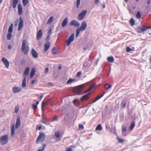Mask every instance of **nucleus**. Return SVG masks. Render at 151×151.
I'll list each match as a JSON object with an SVG mask.
<instances>
[{"mask_svg":"<svg viewBox=\"0 0 151 151\" xmlns=\"http://www.w3.org/2000/svg\"><path fill=\"white\" fill-rule=\"evenodd\" d=\"M55 134L57 138H58L60 137V134L59 132H55Z\"/></svg>","mask_w":151,"mask_h":151,"instance_id":"nucleus-44","label":"nucleus"},{"mask_svg":"<svg viewBox=\"0 0 151 151\" xmlns=\"http://www.w3.org/2000/svg\"><path fill=\"white\" fill-rule=\"evenodd\" d=\"M87 65V64L86 62L83 64V66L86 67Z\"/></svg>","mask_w":151,"mask_h":151,"instance_id":"nucleus-61","label":"nucleus"},{"mask_svg":"<svg viewBox=\"0 0 151 151\" xmlns=\"http://www.w3.org/2000/svg\"><path fill=\"white\" fill-rule=\"evenodd\" d=\"M151 27H147L143 25L139 26L137 29V32L139 33H141L148 29H151Z\"/></svg>","mask_w":151,"mask_h":151,"instance_id":"nucleus-5","label":"nucleus"},{"mask_svg":"<svg viewBox=\"0 0 151 151\" xmlns=\"http://www.w3.org/2000/svg\"><path fill=\"white\" fill-rule=\"evenodd\" d=\"M21 123L20 117L19 116H17V121L15 125L16 129H17L20 126Z\"/></svg>","mask_w":151,"mask_h":151,"instance_id":"nucleus-11","label":"nucleus"},{"mask_svg":"<svg viewBox=\"0 0 151 151\" xmlns=\"http://www.w3.org/2000/svg\"><path fill=\"white\" fill-rule=\"evenodd\" d=\"M18 10L22 9V7L20 4L18 5Z\"/></svg>","mask_w":151,"mask_h":151,"instance_id":"nucleus-49","label":"nucleus"},{"mask_svg":"<svg viewBox=\"0 0 151 151\" xmlns=\"http://www.w3.org/2000/svg\"><path fill=\"white\" fill-rule=\"evenodd\" d=\"M53 20V17L51 16L50 17L47 21V24H50L52 22Z\"/></svg>","mask_w":151,"mask_h":151,"instance_id":"nucleus-35","label":"nucleus"},{"mask_svg":"<svg viewBox=\"0 0 151 151\" xmlns=\"http://www.w3.org/2000/svg\"><path fill=\"white\" fill-rule=\"evenodd\" d=\"M87 23L85 21L82 22L81 27L76 30V37H78V36L81 31H82L85 30L87 27Z\"/></svg>","mask_w":151,"mask_h":151,"instance_id":"nucleus-2","label":"nucleus"},{"mask_svg":"<svg viewBox=\"0 0 151 151\" xmlns=\"http://www.w3.org/2000/svg\"><path fill=\"white\" fill-rule=\"evenodd\" d=\"M126 130V127H123L122 128V133L123 134H124V132H125Z\"/></svg>","mask_w":151,"mask_h":151,"instance_id":"nucleus-46","label":"nucleus"},{"mask_svg":"<svg viewBox=\"0 0 151 151\" xmlns=\"http://www.w3.org/2000/svg\"><path fill=\"white\" fill-rule=\"evenodd\" d=\"M21 90L22 88L20 87L14 86L12 88L13 92L14 93H18L21 91Z\"/></svg>","mask_w":151,"mask_h":151,"instance_id":"nucleus-13","label":"nucleus"},{"mask_svg":"<svg viewBox=\"0 0 151 151\" xmlns=\"http://www.w3.org/2000/svg\"><path fill=\"white\" fill-rule=\"evenodd\" d=\"M48 71H49V69H48V68H46L45 70V71H44L45 73V74L47 73L48 72Z\"/></svg>","mask_w":151,"mask_h":151,"instance_id":"nucleus-51","label":"nucleus"},{"mask_svg":"<svg viewBox=\"0 0 151 151\" xmlns=\"http://www.w3.org/2000/svg\"><path fill=\"white\" fill-rule=\"evenodd\" d=\"M45 139V135L44 133L40 134L37 137L36 142L37 144L42 143L44 142Z\"/></svg>","mask_w":151,"mask_h":151,"instance_id":"nucleus-3","label":"nucleus"},{"mask_svg":"<svg viewBox=\"0 0 151 151\" xmlns=\"http://www.w3.org/2000/svg\"><path fill=\"white\" fill-rule=\"evenodd\" d=\"M88 98V94H87L83 96L81 98L82 101H84L87 99Z\"/></svg>","mask_w":151,"mask_h":151,"instance_id":"nucleus-23","label":"nucleus"},{"mask_svg":"<svg viewBox=\"0 0 151 151\" xmlns=\"http://www.w3.org/2000/svg\"><path fill=\"white\" fill-rule=\"evenodd\" d=\"M68 22V18L66 17L63 21L61 25L62 27H64L67 25Z\"/></svg>","mask_w":151,"mask_h":151,"instance_id":"nucleus-15","label":"nucleus"},{"mask_svg":"<svg viewBox=\"0 0 151 151\" xmlns=\"http://www.w3.org/2000/svg\"><path fill=\"white\" fill-rule=\"evenodd\" d=\"M1 60L4 64L6 67L8 68L9 66V62L8 60L4 57L2 58Z\"/></svg>","mask_w":151,"mask_h":151,"instance_id":"nucleus-10","label":"nucleus"},{"mask_svg":"<svg viewBox=\"0 0 151 151\" xmlns=\"http://www.w3.org/2000/svg\"><path fill=\"white\" fill-rule=\"evenodd\" d=\"M23 21L21 17H19V24L18 28V30L19 31L23 27Z\"/></svg>","mask_w":151,"mask_h":151,"instance_id":"nucleus-9","label":"nucleus"},{"mask_svg":"<svg viewBox=\"0 0 151 151\" xmlns=\"http://www.w3.org/2000/svg\"><path fill=\"white\" fill-rule=\"evenodd\" d=\"M70 26H73L74 27H79L80 24L77 20H73L70 22Z\"/></svg>","mask_w":151,"mask_h":151,"instance_id":"nucleus-8","label":"nucleus"},{"mask_svg":"<svg viewBox=\"0 0 151 151\" xmlns=\"http://www.w3.org/2000/svg\"><path fill=\"white\" fill-rule=\"evenodd\" d=\"M104 95V94H103L101 96H98L94 100V101L92 103H93L96 101L98 100H99Z\"/></svg>","mask_w":151,"mask_h":151,"instance_id":"nucleus-28","label":"nucleus"},{"mask_svg":"<svg viewBox=\"0 0 151 151\" xmlns=\"http://www.w3.org/2000/svg\"><path fill=\"white\" fill-rule=\"evenodd\" d=\"M31 54L33 57L34 58H37L38 57V53L33 48L31 50Z\"/></svg>","mask_w":151,"mask_h":151,"instance_id":"nucleus-14","label":"nucleus"},{"mask_svg":"<svg viewBox=\"0 0 151 151\" xmlns=\"http://www.w3.org/2000/svg\"><path fill=\"white\" fill-rule=\"evenodd\" d=\"M9 138L7 135H5L1 136L0 138V143L2 145L6 144L8 142Z\"/></svg>","mask_w":151,"mask_h":151,"instance_id":"nucleus-4","label":"nucleus"},{"mask_svg":"<svg viewBox=\"0 0 151 151\" xmlns=\"http://www.w3.org/2000/svg\"><path fill=\"white\" fill-rule=\"evenodd\" d=\"M77 101V100L76 99H74L73 101V103H76Z\"/></svg>","mask_w":151,"mask_h":151,"instance_id":"nucleus-63","label":"nucleus"},{"mask_svg":"<svg viewBox=\"0 0 151 151\" xmlns=\"http://www.w3.org/2000/svg\"><path fill=\"white\" fill-rule=\"evenodd\" d=\"M32 107L35 110L37 109V106L35 104H33L32 105Z\"/></svg>","mask_w":151,"mask_h":151,"instance_id":"nucleus-42","label":"nucleus"},{"mask_svg":"<svg viewBox=\"0 0 151 151\" xmlns=\"http://www.w3.org/2000/svg\"><path fill=\"white\" fill-rule=\"evenodd\" d=\"M79 129H84L83 126L82 124H80L79 125Z\"/></svg>","mask_w":151,"mask_h":151,"instance_id":"nucleus-47","label":"nucleus"},{"mask_svg":"<svg viewBox=\"0 0 151 151\" xmlns=\"http://www.w3.org/2000/svg\"><path fill=\"white\" fill-rule=\"evenodd\" d=\"M7 39L8 40H10L11 39L12 35L11 33H8L6 35Z\"/></svg>","mask_w":151,"mask_h":151,"instance_id":"nucleus-38","label":"nucleus"},{"mask_svg":"<svg viewBox=\"0 0 151 151\" xmlns=\"http://www.w3.org/2000/svg\"><path fill=\"white\" fill-rule=\"evenodd\" d=\"M46 147V145L45 144H43L42 147H40L39 149L40 150H43V151L44 150L45 147Z\"/></svg>","mask_w":151,"mask_h":151,"instance_id":"nucleus-41","label":"nucleus"},{"mask_svg":"<svg viewBox=\"0 0 151 151\" xmlns=\"http://www.w3.org/2000/svg\"><path fill=\"white\" fill-rule=\"evenodd\" d=\"M50 43L49 41H47L45 45L44 51L46 52L47 51L50 47Z\"/></svg>","mask_w":151,"mask_h":151,"instance_id":"nucleus-16","label":"nucleus"},{"mask_svg":"<svg viewBox=\"0 0 151 151\" xmlns=\"http://www.w3.org/2000/svg\"><path fill=\"white\" fill-rule=\"evenodd\" d=\"M102 129V127L100 124H98L96 129V130L97 131H100Z\"/></svg>","mask_w":151,"mask_h":151,"instance_id":"nucleus-30","label":"nucleus"},{"mask_svg":"<svg viewBox=\"0 0 151 151\" xmlns=\"http://www.w3.org/2000/svg\"><path fill=\"white\" fill-rule=\"evenodd\" d=\"M83 88V85L79 86L77 87L75 89V91L78 94H80L81 93V91Z\"/></svg>","mask_w":151,"mask_h":151,"instance_id":"nucleus-12","label":"nucleus"},{"mask_svg":"<svg viewBox=\"0 0 151 151\" xmlns=\"http://www.w3.org/2000/svg\"><path fill=\"white\" fill-rule=\"evenodd\" d=\"M28 0H22V2L23 5L25 6L29 3Z\"/></svg>","mask_w":151,"mask_h":151,"instance_id":"nucleus-32","label":"nucleus"},{"mask_svg":"<svg viewBox=\"0 0 151 151\" xmlns=\"http://www.w3.org/2000/svg\"><path fill=\"white\" fill-rule=\"evenodd\" d=\"M81 72H78L77 73L76 76L77 77L79 78L81 76Z\"/></svg>","mask_w":151,"mask_h":151,"instance_id":"nucleus-45","label":"nucleus"},{"mask_svg":"<svg viewBox=\"0 0 151 151\" xmlns=\"http://www.w3.org/2000/svg\"><path fill=\"white\" fill-rule=\"evenodd\" d=\"M75 80V79H69L67 81V84H69L73 81H74Z\"/></svg>","mask_w":151,"mask_h":151,"instance_id":"nucleus-39","label":"nucleus"},{"mask_svg":"<svg viewBox=\"0 0 151 151\" xmlns=\"http://www.w3.org/2000/svg\"><path fill=\"white\" fill-rule=\"evenodd\" d=\"M108 61L111 63H113L114 61V58L112 56H111L107 58Z\"/></svg>","mask_w":151,"mask_h":151,"instance_id":"nucleus-24","label":"nucleus"},{"mask_svg":"<svg viewBox=\"0 0 151 151\" xmlns=\"http://www.w3.org/2000/svg\"><path fill=\"white\" fill-rule=\"evenodd\" d=\"M94 87V86L92 85L85 92V93H87V92L90 91Z\"/></svg>","mask_w":151,"mask_h":151,"instance_id":"nucleus-34","label":"nucleus"},{"mask_svg":"<svg viewBox=\"0 0 151 151\" xmlns=\"http://www.w3.org/2000/svg\"><path fill=\"white\" fill-rule=\"evenodd\" d=\"M122 108H124L126 106V103L125 102H122Z\"/></svg>","mask_w":151,"mask_h":151,"instance_id":"nucleus-48","label":"nucleus"},{"mask_svg":"<svg viewBox=\"0 0 151 151\" xmlns=\"http://www.w3.org/2000/svg\"><path fill=\"white\" fill-rule=\"evenodd\" d=\"M131 49L129 47H127L126 48V51L127 52H129L132 51Z\"/></svg>","mask_w":151,"mask_h":151,"instance_id":"nucleus-43","label":"nucleus"},{"mask_svg":"<svg viewBox=\"0 0 151 151\" xmlns=\"http://www.w3.org/2000/svg\"><path fill=\"white\" fill-rule=\"evenodd\" d=\"M74 39V35L73 34H72L70 36L68 39L66 40V45L67 46H69L71 43L73 41Z\"/></svg>","mask_w":151,"mask_h":151,"instance_id":"nucleus-7","label":"nucleus"},{"mask_svg":"<svg viewBox=\"0 0 151 151\" xmlns=\"http://www.w3.org/2000/svg\"><path fill=\"white\" fill-rule=\"evenodd\" d=\"M58 117V116H54V118L53 119V121H55L57 120V118Z\"/></svg>","mask_w":151,"mask_h":151,"instance_id":"nucleus-54","label":"nucleus"},{"mask_svg":"<svg viewBox=\"0 0 151 151\" xmlns=\"http://www.w3.org/2000/svg\"><path fill=\"white\" fill-rule=\"evenodd\" d=\"M14 127H15V124H12V126L11 128V135L12 136H13L14 135L15 132L14 130Z\"/></svg>","mask_w":151,"mask_h":151,"instance_id":"nucleus-21","label":"nucleus"},{"mask_svg":"<svg viewBox=\"0 0 151 151\" xmlns=\"http://www.w3.org/2000/svg\"><path fill=\"white\" fill-rule=\"evenodd\" d=\"M111 85H109L107 83H106L104 85V88L106 90H108L111 87Z\"/></svg>","mask_w":151,"mask_h":151,"instance_id":"nucleus-20","label":"nucleus"},{"mask_svg":"<svg viewBox=\"0 0 151 151\" xmlns=\"http://www.w3.org/2000/svg\"><path fill=\"white\" fill-rule=\"evenodd\" d=\"M50 39V35H48L46 37V40H48Z\"/></svg>","mask_w":151,"mask_h":151,"instance_id":"nucleus-56","label":"nucleus"},{"mask_svg":"<svg viewBox=\"0 0 151 151\" xmlns=\"http://www.w3.org/2000/svg\"><path fill=\"white\" fill-rule=\"evenodd\" d=\"M26 78L25 77L23 80L22 83V86L23 88L25 87L26 86Z\"/></svg>","mask_w":151,"mask_h":151,"instance_id":"nucleus-22","label":"nucleus"},{"mask_svg":"<svg viewBox=\"0 0 151 151\" xmlns=\"http://www.w3.org/2000/svg\"><path fill=\"white\" fill-rule=\"evenodd\" d=\"M26 42L25 40H24L22 42V45L21 50L25 54H27L29 50V47L28 45H26Z\"/></svg>","mask_w":151,"mask_h":151,"instance_id":"nucleus-1","label":"nucleus"},{"mask_svg":"<svg viewBox=\"0 0 151 151\" xmlns=\"http://www.w3.org/2000/svg\"><path fill=\"white\" fill-rule=\"evenodd\" d=\"M29 72V67H27L24 71V76H27Z\"/></svg>","mask_w":151,"mask_h":151,"instance_id":"nucleus-18","label":"nucleus"},{"mask_svg":"<svg viewBox=\"0 0 151 151\" xmlns=\"http://www.w3.org/2000/svg\"><path fill=\"white\" fill-rule=\"evenodd\" d=\"M135 123L134 122H133L131 123V125L129 129L130 130H132L134 128V126H135Z\"/></svg>","mask_w":151,"mask_h":151,"instance_id":"nucleus-33","label":"nucleus"},{"mask_svg":"<svg viewBox=\"0 0 151 151\" xmlns=\"http://www.w3.org/2000/svg\"><path fill=\"white\" fill-rule=\"evenodd\" d=\"M12 48L11 47L10 45H9L8 47V49H11Z\"/></svg>","mask_w":151,"mask_h":151,"instance_id":"nucleus-62","label":"nucleus"},{"mask_svg":"<svg viewBox=\"0 0 151 151\" xmlns=\"http://www.w3.org/2000/svg\"><path fill=\"white\" fill-rule=\"evenodd\" d=\"M52 29H50L48 32V35H50L52 33Z\"/></svg>","mask_w":151,"mask_h":151,"instance_id":"nucleus-53","label":"nucleus"},{"mask_svg":"<svg viewBox=\"0 0 151 151\" xmlns=\"http://www.w3.org/2000/svg\"><path fill=\"white\" fill-rule=\"evenodd\" d=\"M100 0H95V3L96 4H97L99 2Z\"/></svg>","mask_w":151,"mask_h":151,"instance_id":"nucleus-55","label":"nucleus"},{"mask_svg":"<svg viewBox=\"0 0 151 151\" xmlns=\"http://www.w3.org/2000/svg\"><path fill=\"white\" fill-rule=\"evenodd\" d=\"M22 12V9L18 10V13L19 15H21Z\"/></svg>","mask_w":151,"mask_h":151,"instance_id":"nucleus-50","label":"nucleus"},{"mask_svg":"<svg viewBox=\"0 0 151 151\" xmlns=\"http://www.w3.org/2000/svg\"><path fill=\"white\" fill-rule=\"evenodd\" d=\"M141 14L138 11L137 12L136 14V17L137 19H139L141 17Z\"/></svg>","mask_w":151,"mask_h":151,"instance_id":"nucleus-37","label":"nucleus"},{"mask_svg":"<svg viewBox=\"0 0 151 151\" xmlns=\"http://www.w3.org/2000/svg\"><path fill=\"white\" fill-rule=\"evenodd\" d=\"M18 2V0H14L12 4V6L14 8H15Z\"/></svg>","mask_w":151,"mask_h":151,"instance_id":"nucleus-25","label":"nucleus"},{"mask_svg":"<svg viewBox=\"0 0 151 151\" xmlns=\"http://www.w3.org/2000/svg\"><path fill=\"white\" fill-rule=\"evenodd\" d=\"M52 53L53 54L55 55L58 52V50L57 48L55 47H53L52 49Z\"/></svg>","mask_w":151,"mask_h":151,"instance_id":"nucleus-26","label":"nucleus"},{"mask_svg":"<svg viewBox=\"0 0 151 151\" xmlns=\"http://www.w3.org/2000/svg\"><path fill=\"white\" fill-rule=\"evenodd\" d=\"M42 35V32L41 29H40L38 32L37 35V40L40 39Z\"/></svg>","mask_w":151,"mask_h":151,"instance_id":"nucleus-17","label":"nucleus"},{"mask_svg":"<svg viewBox=\"0 0 151 151\" xmlns=\"http://www.w3.org/2000/svg\"><path fill=\"white\" fill-rule=\"evenodd\" d=\"M47 103V101H45V102H43L42 103V112L44 111V110L43 109V108L45 107V106L46 104Z\"/></svg>","mask_w":151,"mask_h":151,"instance_id":"nucleus-29","label":"nucleus"},{"mask_svg":"<svg viewBox=\"0 0 151 151\" xmlns=\"http://www.w3.org/2000/svg\"><path fill=\"white\" fill-rule=\"evenodd\" d=\"M81 0H76V7L77 8H79Z\"/></svg>","mask_w":151,"mask_h":151,"instance_id":"nucleus-36","label":"nucleus"},{"mask_svg":"<svg viewBox=\"0 0 151 151\" xmlns=\"http://www.w3.org/2000/svg\"><path fill=\"white\" fill-rule=\"evenodd\" d=\"M43 96H44L43 95L40 96V97L39 98V99L40 100H41L42 98L43 97Z\"/></svg>","mask_w":151,"mask_h":151,"instance_id":"nucleus-57","label":"nucleus"},{"mask_svg":"<svg viewBox=\"0 0 151 151\" xmlns=\"http://www.w3.org/2000/svg\"><path fill=\"white\" fill-rule=\"evenodd\" d=\"M87 12L86 10H83L81 13L78 14V19L80 20H82L85 17Z\"/></svg>","mask_w":151,"mask_h":151,"instance_id":"nucleus-6","label":"nucleus"},{"mask_svg":"<svg viewBox=\"0 0 151 151\" xmlns=\"http://www.w3.org/2000/svg\"><path fill=\"white\" fill-rule=\"evenodd\" d=\"M62 68V66L61 65H59L58 66V69L59 70H60Z\"/></svg>","mask_w":151,"mask_h":151,"instance_id":"nucleus-64","label":"nucleus"},{"mask_svg":"<svg viewBox=\"0 0 151 151\" xmlns=\"http://www.w3.org/2000/svg\"><path fill=\"white\" fill-rule=\"evenodd\" d=\"M102 7L104 8L105 7V4L104 3H103L102 4Z\"/></svg>","mask_w":151,"mask_h":151,"instance_id":"nucleus-59","label":"nucleus"},{"mask_svg":"<svg viewBox=\"0 0 151 151\" xmlns=\"http://www.w3.org/2000/svg\"><path fill=\"white\" fill-rule=\"evenodd\" d=\"M41 127H42V125H40V126H39L38 127V129L40 130V129H41Z\"/></svg>","mask_w":151,"mask_h":151,"instance_id":"nucleus-60","label":"nucleus"},{"mask_svg":"<svg viewBox=\"0 0 151 151\" xmlns=\"http://www.w3.org/2000/svg\"><path fill=\"white\" fill-rule=\"evenodd\" d=\"M65 151H72V149L70 148H69L66 149L65 150Z\"/></svg>","mask_w":151,"mask_h":151,"instance_id":"nucleus-58","label":"nucleus"},{"mask_svg":"<svg viewBox=\"0 0 151 151\" xmlns=\"http://www.w3.org/2000/svg\"><path fill=\"white\" fill-rule=\"evenodd\" d=\"M13 24H11L9 28L8 33H11L12 32V29L13 28Z\"/></svg>","mask_w":151,"mask_h":151,"instance_id":"nucleus-27","label":"nucleus"},{"mask_svg":"<svg viewBox=\"0 0 151 151\" xmlns=\"http://www.w3.org/2000/svg\"><path fill=\"white\" fill-rule=\"evenodd\" d=\"M117 140H118V142L119 143H122V142H123L124 141V140H122V139H120V138H117Z\"/></svg>","mask_w":151,"mask_h":151,"instance_id":"nucleus-52","label":"nucleus"},{"mask_svg":"<svg viewBox=\"0 0 151 151\" xmlns=\"http://www.w3.org/2000/svg\"><path fill=\"white\" fill-rule=\"evenodd\" d=\"M129 23L132 26H133L134 25L135 21L133 18L131 19V20L129 21Z\"/></svg>","mask_w":151,"mask_h":151,"instance_id":"nucleus-31","label":"nucleus"},{"mask_svg":"<svg viewBox=\"0 0 151 151\" xmlns=\"http://www.w3.org/2000/svg\"><path fill=\"white\" fill-rule=\"evenodd\" d=\"M36 71V69L35 68H33L32 69L30 73V77L32 78L35 75Z\"/></svg>","mask_w":151,"mask_h":151,"instance_id":"nucleus-19","label":"nucleus"},{"mask_svg":"<svg viewBox=\"0 0 151 151\" xmlns=\"http://www.w3.org/2000/svg\"><path fill=\"white\" fill-rule=\"evenodd\" d=\"M19 110V107L18 106H16L15 109V113H17Z\"/></svg>","mask_w":151,"mask_h":151,"instance_id":"nucleus-40","label":"nucleus"}]
</instances>
